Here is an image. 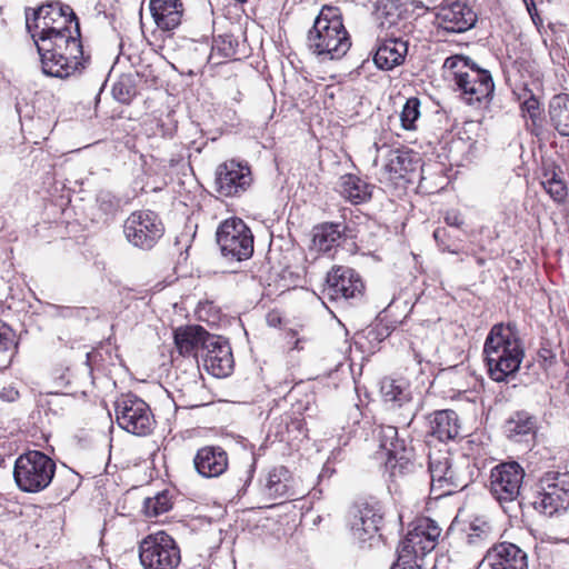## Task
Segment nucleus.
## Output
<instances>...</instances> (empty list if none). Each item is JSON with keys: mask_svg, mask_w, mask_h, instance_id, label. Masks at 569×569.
<instances>
[{"mask_svg": "<svg viewBox=\"0 0 569 569\" xmlns=\"http://www.w3.org/2000/svg\"><path fill=\"white\" fill-rule=\"evenodd\" d=\"M79 22L78 17L70 6L61 2H50L26 12V26L34 43L41 38H53L56 36L73 34L74 24Z\"/></svg>", "mask_w": 569, "mask_h": 569, "instance_id": "6", "label": "nucleus"}, {"mask_svg": "<svg viewBox=\"0 0 569 569\" xmlns=\"http://www.w3.org/2000/svg\"><path fill=\"white\" fill-rule=\"evenodd\" d=\"M17 340L14 331L3 321L0 320V352L11 351L17 349Z\"/></svg>", "mask_w": 569, "mask_h": 569, "instance_id": "45", "label": "nucleus"}, {"mask_svg": "<svg viewBox=\"0 0 569 569\" xmlns=\"http://www.w3.org/2000/svg\"><path fill=\"white\" fill-rule=\"evenodd\" d=\"M541 184L546 192L556 202H563L567 198V186L561 178V170L556 164L543 167Z\"/></svg>", "mask_w": 569, "mask_h": 569, "instance_id": "32", "label": "nucleus"}, {"mask_svg": "<svg viewBox=\"0 0 569 569\" xmlns=\"http://www.w3.org/2000/svg\"><path fill=\"white\" fill-rule=\"evenodd\" d=\"M407 53L408 42L401 38H378L373 62L381 70H392L403 63Z\"/></svg>", "mask_w": 569, "mask_h": 569, "instance_id": "22", "label": "nucleus"}, {"mask_svg": "<svg viewBox=\"0 0 569 569\" xmlns=\"http://www.w3.org/2000/svg\"><path fill=\"white\" fill-rule=\"evenodd\" d=\"M386 469L389 472L390 479L395 482L400 478L413 473L416 463L413 461L412 448L405 447L387 457Z\"/></svg>", "mask_w": 569, "mask_h": 569, "instance_id": "31", "label": "nucleus"}, {"mask_svg": "<svg viewBox=\"0 0 569 569\" xmlns=\"http://www.w3.org/2000/svg\"><path fill=\"white\" fill-rule=\"evenodd\" d=\"M172 507L171 499L167 492H159L154 497L144 499L143 508L148 517H158Z\"/></svg>", "mask_w": 569, "mask_h": 569, "instance_id": "38", "label": "nucleus"}, {"mask_svg": "<svg viewBox=\"0 0 569 569\" xmlns=\"http://www.w3.org/2000/svg\"><path fill=\"white\" fill-rule=\"evenodd\" d=\"M411 257H412L413 260L417 259V256L412 251H411Z\"/></svg>", "mask_w": 569, "mask_h": 569, "instance_id": "53", "label": "nucleus"}, {"mask_svg": "<svg viewBox=\"0 0 569 569\" xmlns=\"http://www.w3.org/2000/svg\"><path fill=\"white\" fill-rule=\"evenodd\" d=\"M48 309L49 315L54 318L79 317L81 312V309L77 307H68L53 303H49Z\"/></svg>", "mask_w": 569, "mask_h": 569, "instance_id": "46", "label": "nucleus"}, {"mask_svg": "<svg viewBox=\"0 0 569 569\" xmlns=\"http://www.w3.org/2000/svg\"><path fill=\"white\" fill-rule=\"evenodd\" d=\"M263 489L271 499H297V493L291 485L290 472L283 466L273 468L268 472Z\"/></svg>", "mask_w": 569, "mask_h": 569, "instance_id": "26", "label": "nucleus"}, {"mask_svg": "<svg viewBox=\"0 0 569 569\" xmlns=\"http://www.w3.org/2000/svg\"><path fill=\"white\" fill-rule=\"evenodd\" d=\"M74 31L73 34L41 38L36 43L43 73L63 79L84 69L89 57L83 52L79 22H76Z\"/></svg>", "mask_w": 569, "mask_h": 569, "instance_id": "2", "label": "nucleus"}, {"mask_svg": "<svg viewBox=\"0 0 569 569\" xmlns=\"http://www.w3.org/2000/svg\"><path fill=\"white\" fill-rule=\"evenodd\" d=\"M211 337L204 328L198 325L179 327L174 330V343L180 355L199 357L203 342Z\"/></svg>", "mask_w": 569, "mask_h": 569, "instance_id": "25", "label": "nucleus"}, {"mask_svg": "<svg viewBox=\"0 0 569 569\" xmlns=\"http://www.w3.org/2000/svg\"><path fill=\"white\" fill-rule=\"evenodd\" d=\"M420 117V100L418 98H409L400 112L401 127L405 130H415L416 121Z\"/></svg>", "mask_w": 569, "mask_h": 569, "instance_id": "39", "label": "nucleus"}, {"mask_svg": "<svg viewBox=\"0 0 569 569\" xmlns=\"http://www.w3.org/2000/svg\"><path fill=\"white\" fill-rule=\"evenodd\" d=\"M536 429L537 418L523 410L512 413L503 426L506 436L513 441L533 437Z\"/></svg>", "mask_w": 569, "mask_h": 569, "instance_id": "29", "label": "nucleus"}, {"mask_svg": "<svg viewBox=\"0 0 569 569\" xmlns=\"http://www.w3.org/2000/svg\"><path fill=\"white\" fill-rule=\"evenodd\" d=\"M351 40L338 8L323 6L307 34V48L321 59H340Z\"/></svg>", "mask_w": 569, "mask_h": 569, "instance_id": "3", "label": "nucleus"}, {"mask_svg": "<svg viewBox=\"0 0 569 569\" xmlns=\"http://www.w3.org/2000/svg\"><path fill=\"white\" fill-rule=\"evenodd\" d=\"M440 532V527L433 520L420 519L400 542L397 553L405 558L425 560L436 548Z\"/></svg>", "mask_w": 569, "mask_h": 569, "instance_id": "13", "label": "nucleus"}, {"mask_svg": "<svg viewBox=\"0 0 569 569\" xmlns=\"http://www.w3.org/2000/svg\"><path fill=\"white\" fill-rule=\"evenodd\" d=\"M253 251H219L214 258L216 271L236 273L243 270V263L251 259Z\"/></svg>", "mask_w": 569, "mask_h": 569, "instance_id": "34", "label": "nucleus"}, {"mask_svg": "<svg viewBox=\"0 0 569 569\" xmlns=\"http://www.w3.org/2000/svg\"><path fill=\"white\" fill-rule=\"evenodd\" d=\"M485 560L491 569H527V555L518 546L502 542L488 551Z\"/></svg>", "mask_w": 569, "mask_h": 569, "instance_id": "21", "label": "nucleus"}, {"mask_svg": "<svg viewBox=\"0 0 569 569\" xmlns=\"http://www.w3.org/2000/svg\"><path fill=\"white\" fill-rule=\"evenodd\" d=\"M251 182L249 167L234 160L219 164L216 170V190L220 196H239L250 187Z\"/></svg>", "mask_w": 569, "mask_h": 569, "instance_id": "15", "label": "nucleus"}, {"mask_svg": "<svg viewBox=\"0 0 569 569\" xmlns=\"http://www.w3.org/2000/svg\"><path fill=\"white\" fill-rule=\"evenodd\" d=\"M417 164L418 161L413 160L410 152L397 149L389 150L385 169L393 174L395 178L402 179L406 178L408 173L413 172Z\"/></svg>", "mask_w": 569, "mask_h": 569, "instance_id": "33", "label": "nucleus"}, {"mask_svg": "<svg viewBox=\"0 0 569 569\" xmlns=\"http://www.w3.org/2000/svg\"><path fill=\"white\" fill-rule=\"evenodd\" d=\"M254 467L253 465L247 466L240 470L233 471L232 481L233 490L238 493H244L248 486L253 478Z\"/></svg>", "mask_w": 569, "mask_h": 569, "instance_id": "44", "label": "nucleus"}, {"mask_svg": "<svg viewBox=\"0 0 569 569\" xmlns=\"http://www.w3.org/2000/svg\"><path fill=\"white\" fill-rule=\"evenodd\" d=\"M526 4H527V8H528V11L531 12V8H530L529 3L526 2Z\"/></svg>", "mask_w": 569, "mask_h": 569, "instance_id": "54", "label": "nucleus"}, {"mask_svg": "<svg viewBox=\"0 0 569 569\" xmlns=\"http://www.w3.org/2000/svg\"><path fill=\"white\" fill-rule=\"evenodd\" d=\"M347 226L340 222H323L312 229V242L318 249H337L347 238Z\"/></svg>", "mask_w": 569, "mask_h": 569, "instance_id": "27", "label": "nucleus"}, {"mask_svg": "<svg viewBox=\"0 0 569 569\" xmlns=\"http://www.w3.org/2000/svg\"><path fill=\"white\" fill-rule=\"evenodd\" d=\"M397 560L390 569H426V561L417 558H405L397 553Z\"/></svg>", "mask_w": 569, "mask_h": 569, "instance_id": "47", "label": "nucleus"}, {"mask_svg": "<svg viewBox=\"0 0 569 569\" xmlns=\"http://www.w3.org/2000/svg\"><path fill=\"white\" fill-rule=\"evenodd\" d=\"M121 209V200L110 191H100L97 196L96 220L108 223Z\"/></svg>", "mask_w": 569, "mask_h": 569, "instance_id": "35", "label": "nucleus"}, {"mask_svg": "<svg viewBox=\"0 0 569 569\" xmlns=\"http://www.w3.org/2000/svg\"><path fill=\"white\" fill-rule=\"evenodd\" d=\"M532 507L545 516L569 508V473L547 472L537 483Z\"/></svg>", "mask_w": 569, "mask_h": 569, "instance_id": "9", "label": "nucleus"}, {"mask_svg": "<svg viewBox=\"0 0 569 569\" xmlns=\"http://www.w3.org/2000/svg\"><path fill=\"white\" fill-rule=\"evenodd\" d=\"M149 9L157 27L164 31L176 29L184 12L181 0H150Z\"/></svg>", "mask_w": 569, "mask_h": 569, "instance_id": "23", "label": "nucleus"}, {"mask_svg": "<svg viewBox=\"0 0 569 569\" xmlns=\"http://www.w3.org/2000/svg\"><path fill=\"white\" fill-rule=\"evenodd\" d=\"M445 233V230L442 229H436L433 232V237L436 240H439V238Z\"/></svg>", "mask_w": 569, "mask_h": 569, "instance_id": "51", "label": "nucleus"}, {"mask_svg": "<svg viewBox=\"0 0 569 569\" xmlns=\"http://www.w3.org/2000/svg\"><path fill=\"white\" fill-rule=\"evenodd\" d=\"M548 113L555 130L562 137H569V94L560 93L552 97Z\"/></svg>", "mask_w": 569, "mask_h": 569, "instance_id": "30", "label": "nucleus"}, {"mask_svg": "<svg viewBox=\"0 0 569 569\" xmlns=\"http://www.w3.org/2000/svg\"><path fill=\"white\" fill-rule=\"evenodd\" d=\"M372 189L373 186L352 173L343 174L338 184L340 194L352 204L369 201L372 197Z\"/></svg>", "mask_w": 569, "mask_h": 569, "instance_id": "28", "label": "nucleus"}, {"mask_svg": "<svg viewBox=\"0 0 569 569\" xmlns=\"http://www.w3.org/2000/svg\"><path fill=\"white\" fill-rule=\"evenodd\" d=\"M438 26L447 32L462 33L475 27L477 14L466 2L442 6L436 16Z\"/></svg>", "mask_w": 569, "mask_h": 569, "instance_id": "18", "label": "nucleus"}, {"mask_svg": "<svg viewBox=\"0 0 569 569\" xmlns=\"http://www.w3.org/2000/svg\"><path fill=\"white\" fill-rule=\"evenodd\" d=\"M203 343L200 357L207 371L218 378L229 376L233 368L229 342L220 336L211 335Z\"/></svg>", "mask_w": 569, "mask_h": 569, "instance_id": "16", "label": "nucleus"}, {"mask_svg": "<svg viewBox=\"0 0 569 569\" xmlns=\"http://www.w3.org/2000/svg\"><path fill=\"white\" fill-rule=\"evenodd\" d=\"M239 42L232 34H222L213 39L212 51L223 58H233L238 52Z\"/></svg>", "mask_w": 569, "mask_h": 569, "instance_id": "40", "label": "nucleus"}, {"mask_svg": "<svg viewBox=\"0 0 569 569\" xmlns=\"http://www.w3.org/2000/svg\"><path fill=\"white\" fill-rule=\"evenodd\" d=\"M525 470L516 461L499 463L490 472V493L510 517H517V511L521 508L520 490Z\"/></svg>", "mask_w": 569, "mask_h": 569, "instance_id": "7", "label": "nucleus"}, {"mask_svg": "<svg viewBox=\"0 0 569 569\" xmlns=\"http://www.w3.org/2000/svg\"><path fill=\"white\" fill-rule=\"evenodd\" d=\"M379 13L383 16V20L380 22L381 28H390L398 23L401 18V10L398 8L393 0H387L378 9Z\"/></svg>", "mask_w": 569, "mask_h": 569, "instance_id": "42", "label": "nucleus"}, {"mask_svg": "<svg viewBox=\"0 0 569 569\" xmlns=\"http://www.w3.org/2000/svg\"><path fill=\"white\" fill-rule=\"evenodd\" d=\"M139 559L143 569H176L180 561V548L164 531L144 537L139 543Z\"/></svg>", "mask_w": 569, "mask_h": 569, "instance_id": "10", "label": "nucleus"}, {"mask_svg": "<svg viewBox=\"0 0 569 569\" xmlns=\"http://www.w3.org/2000/svg\"><path fill=\"white\" fill-rule=\"evenodd\" d=\"M489 537L488 530L472 526L470 532L467 535V543L470 546H479L485 542Z\"/></svg>", "mask_w": 569, "mask_h": 569, "instance_id": "48", "label": "nucleus"}, {"mask_svg": "<svg viewBox=\"0 0 569 569\" xmlns=\"http://www.w3.org/2000/svg\"><path fill=\"white\" fill-rule=\"evenodd\" d=\"M118 426L134 436H148L154 428L149 405L133 393L121 395L114 402Z\"/></svg>", "mask_w": 569, "mask_h": 569, "instance_id": "11", "label": "nucleus"}, {"mask_svg": "<svg viewBox=\"0 0 569 569\" xmlns=\"http://www.w3.org/2000/svg\"><path fill=\"white\" fill-rule=\"evenodd\" d=\"M189 387L190 388H197L198 387V382L196 380H192V382L190 383Z\"/></svg>", "mask_w": 569, "mask_h": 569, "instance_id": "52", "label": "nucleus"}, {"mask_svg": "<svg viewBox=\"0 0 569 569\" xmlns=\"http://www.w3.org/2000/svg\"><path fill=\"white\" fill-rule=\"evenodd\" d=\"M445 221L448 226L455 228H461L465 223L462 214L458 210H449L445 216Z\"/></svg>", "mask_w": 569, "mask_h": 569, "instance_id": "49", "label": "nucleus"}, {"mask_svg": "<svg viewBox=\"0 0 569 569\" xmlns=\"http://www.w3.org/2000/svg\"><path fill=\"white\" fill-rule=\"evenodd\" d=\"M519 99H523L520 104L522 116L530 119L532 126H537L540 121L541 108L540 102L531 90L525 88L523 93L519 96Z\"/></svg>", "mask_w": 569, "mask_h": 569, "instance_id": "37", "label": "nucleus"}, {"mask_svg": "<svg viewBox=\"0 0 569 569\" xmlns=\"http://www.w3.org/2000/svg\"><path fill=\"white\" fill-rule=\"evenodd\" d=\"M216 236L220 249H253V234L239 218L224 220Z\"/></svg>", "mask_w": 569, "mask_h": 569, "instance_id": "19", "label": "nucleus"}, {"mask_svg": "<svg viewBox=\"0 0 569 569\" xmlns=\"http://www.w3.org/2000/svg\"><path fill=\"white\" fill-rule=\"evenodd\" d=\"M489 377L496 382L513 379L525 358V348L516 323H496L483 343Z\"/></svg>", "mask_w": 569, "mask_h": 569, "instance_id": "1", "label": "nucleus"}, {"mask_svg": "<svg viewBox=\"0 0 569 569\" xmlns=\"http://www.w3.org/2000/svg\"><path fill=\"white\" fill-rule=\"evenodd\" d=\"M363 282L351 268L336 267L327 274V287L323 292L330 300H348L360 296Z\"/></svg>", "mask_w": 569, "mask_h": 569, "instance_id": "17", "label": "nucleus"}, {"mask_svg": "<svg viewBox=\"0 0 569 569\" xmlns=\"http://www.w3.org/2000/svg\"><path fill=\"white\" fill-rule=\"evenodd\" d=\"M383 507L377 500L357 501L349 509V526L356 539L365 542L373 538L383 523Z\"/></svg>", "mask_w": 569, "mask_h": 569, "instance_id": "14", "label": "nucleus"}, {"mask_svg": "<svg viewBox=\"0 0 569 569\" xmlns=\"http://www.w3.org/2000/svg\"><path fill=\"white\" fill-rule=\"evenodd\" d=\"M381 391L387 402H395L401 406L403 402L409 400V395L400 386L396 385L395 381L383 382Z\"/></svg>", "mask_w": 569, "mask_h": 569, "instance_id": "43", "label": "nucleus"}, {"mask_svg": "<svg viewBox=\"0 0 569 569\" xmlns=\"http://www.w3.org/2000/svg\"><path fill=\"white\" fill-rule=\"evenodd\" d=\"M443 68L451 72L461 99L467 104L479 107L491 103L495 82L489 70L480 68L469 57L460 54L448 57Z\"/></svg>", "mask_w": 569, "mask_h": 569, "instance_id": "4", "label": "nucleus"}, {"mask_svg": "<svg viewBox=\"0 0 569 569\" xmlns=\"http://www.w3.org/2000/svg\"><path fill=\"white\" fill-rule=\"evenodd\" d=\"M112 96L121 103H129L136 96V87L128 77L120 78L112 87Z\"/></svg>", "mask_w": 569, "mask_h": 569, "instance_id": "41", "label": "nucleus"}, {"mask_svg": "<svg viewBox=\"0 0 569 569\" xmlns=\"http://www.w3.org/2000/svg\"><path fill=\"white\" fill-rule=\"evenodd\" d=\"M428 421V435L440 442L453 440L459 436L460 421L453 410H437L429 416Z\"/></svg>", "mask_w": 569, "mask_h": 569, "instance_id": "24", "label": "nucleus"}, {"mask_svg": "<svg viewBox=\"0 0 569 569\" xmlns=\"http://www.w3.org/2000/svg\"><path fill=\"white\" fill-rule=\"evenodd\" d=\"M179 401H180V405L186 408H196V407L200 406V403L187 398V396L184 393H181L179 396Z\"/></svg>", "mask_w": 569, "mask_h": 569, "instance_id": "50", "label": "nucleus"}, {"mask_svg": "<svg viewBox=\"0 0 569 569\" xmlns=\"http://www.w3.org/2000/svg\"><path fill=\"white\" fill-rule=\"evenodd\" d=\"M377 439L379 447L386 451L387 457L407 447L403 439H399L398 429L393 426L380 427Z\"/></svg>", "mask_w": 569, "mask_h": 569, "instance_id": "36", "label": "nucleus"}, {"mask_svg": "<svg viewBox=\"0 0 569 569\" xmlns=\"http://www.w3.org/2000/svg\"><path fill=\"white\" fill-rule=\"evenodd\" d=\"M430 490L436 498L465 489L473 480L475 465L468 456L452 458L449 452L429 455Z\"/></svg>", "mask_w": 569, "mask_h": 569, "instance_id": "5", "label": "nucleus"}, {"mask_svg": "<svg viewBox=\"0 0 569 569\" xmlns=\"http://www.w3.org/2000/svg\"><path fill=\"white\" fill-rule=\"evenodd\" d=\"M123 233L133 247L151 249L163 236V226L156 212L139 210L126 219Z\"/></svg>", "mask_w": 569, "mask_h": 569, "instance_id": "12", "label": "nucleus"}, {"mask_svg": "<svg viewBox=\"0 0 569 569\" xmlns=\"http://www.w3.org/2000/svg\"><path fill=\"white\" fill-rule=\"evenodd\" d=\"M193 466L199 476L217 478L228 469V453L219 446H204L198 449L193 458Z\"/></svg>", "mask_w": 569, "mask_h": 569, "instance_id": "20", "label": "nucleus"}, {"mask_svg": "<svg viewBox=\"0 0 569 569\" xmlns=\"http://www.w3.org/2000/svg\"><path fill=\"white\" fill-rule=\"evenodd\" d=\"M54 472L56 463L49 456L31 450L17 458L13 478L20 490L39 492L51 483Z\"/></svg>", "mask_w": 569, "mask_h": 569, "instance_id": "8", "label": "nucleus"}]
</instances>
